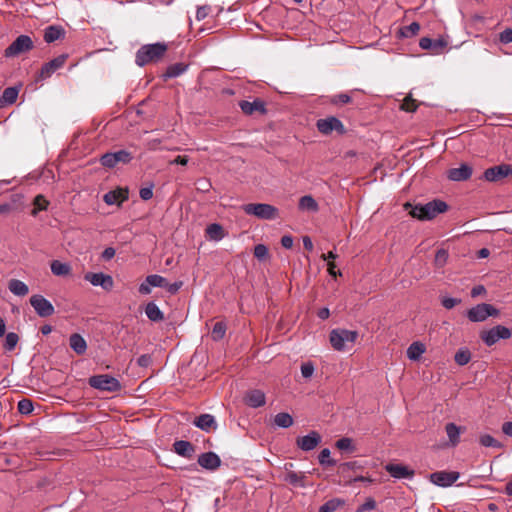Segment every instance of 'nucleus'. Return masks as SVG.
Masks as SVG:
<instances>
[{
	"label": "nucleus",
	"instance_id": "2f4dec72",
	"mask_svg": "<svg viewBox=\"0 0 512 512\" xmlns=\"http://www.w3.org/2000/svg\"><path fill=\"white\" fill-rule=\"evenodd\" d=\"M51 272L55 276H67L71 273V266L59 260H53L50 264Z\"/></svg>",
	"mask_w": 512,
	"mask_h": 512
},
{
	"label": "nucleus",
	"instance_id": "f3484780",
	"mask_svg": "<svg viewBox=\"0 0 512 512\" xmlns=\"http://www.w3.org/2000/svg\"><path fill=\"white\" fill-rule=\"evenodd\" d=\"M321 436L317 431H311L305 436L298 437L296 440L297 446L303 451H311L321 443Z\"/></svg>",
	"mask_w": 512,
	"mask_h": 512
},
{
	"label": "nucleus",
	"instance_id": "f257e3e1",
	"mask_svg": "<svg viewBox=\"0 0 512 512\" xmlns=\"http://www.w3.org/2000/svg\"><path fill=\"white\" fill-rule=\"evenodd\" d=\"M405 207H410V215L421 221H429L434 219L437 215L442 214L448 210V205L445 201L434 199L425 204H416L412 206L410 203L405 204Z\"/></svg>",
	"mask_w": 512,
	"mask_h": 512
},
{
	"label": "nucleus",
	"instance_id": "5fc2aeb1",
	"mask_svg": "<svg viewBox=\"0 0 512 512\" xmlns=\"http://www.w3.org/2000/svg\"><path fill=\"white\" fill-rule=\"evenodd\" d=\"M459 303H461V299L460 298H454V297H450V296H444L442 297L441 299V304L443 305L444 308L446 309H452L454 308L456 305H458Z\"/></svg>",
	"mask_w": 512,
	"mask_h": 512
},
{
	"label": "nucleus",
	"instance_id": "dca6fc26",
	"mask_svg": "<svg viewBox=\"0 0 512 512\" xmlns=\"http://www.w3.org/2000/svg\"><path fill=\"white\" fill-rule=\"evenodd\" d=\"M473 173V168L467 163H461L457 168H451L447 171V178L454 182L468 180Z\"/></svg>",
	"mask_w": 512,
	"mask_h": 512
},
{
	"label": "nucleus",
	"instance_id": "c85d7f7f",
	"mask_svg": "<svg viewBox=\"0 0 512 512\" xmlns=\"http://www.w3.org/2000/svg\"><path fill=\"white\" fill-rule=\"evenodd\" d=\"M9 291L15 296H26L29 292L28 286L21 280L11 279L8 283Z\"/></svg>",
	"mask_w": 512,
	"mask_h": 512
},
{
	"label": "nucleus",
	"instance_id": "79ce46f5",
	"mask_svg": "<svg viewBox=\"0 0 512 512\" xmlns=\"http://www.w3.org/2000/svg\"><path fill=\"white\" fill-rule=\"evenodd\" d=\"M363 468V465L359 461L345 462L339 465V472L344 477L347 476L349 471H356Z\"/></svg>",
	"mask_w": 512,
	"mask_h": 512
},
{
	"label": "nucleus",
	"instance_id": "412c9836",
	"mask_svg": "<svg viewBox=\"0 0 512 512\" xmlns=\"http://www.w3.org/2000/svg\"><path fill=\"white\" fill-rule=\"evenodd\" d=\"M193 424L197 428L207 433L217 428L215 417L207 413L201 414L200 416L196 417L193 421Z\"/></svg>",
	"mask_w": 512,
	"mask_h": 512
},
{
	"label": "nucleus",
	"instance_id": "a18cd8bd",
	"mask_svg": "<svg viewBox=\"0 0 512 512\" xmlns=\"http://www.w3.org/2000/svg\"><path fill=\"white\" fill-rule=\"evenodd\" d=\"M226 333V324L222 321L216 322L213 326L211 337L214 341L221 340Z\"/></svg>",
	"mask_w": 512,
	"mask_h": 512
},
{
	"label": "nucleus",
	"instance_id": "0e129e2a",
	"mask_svg": "<svg viewBox=\"0 0 512 512\" xmlns=\"http://www.w3.org/2000/svg\"><path fill=\"white\" fill-rule=\"evenodd\" d=\"M182 285H183V282H182V281H176V282H174V283H169V282L167 281V285H166V287H164V288H165L169 293H171V294H175V293H177V292L180 290V288L182 287Z\"/></svg>",
	"mask_w": 512,
	"mask_h": 512
},
{
	"label": "nucleus",
	"instance_id": "7c9ffc66",
	"mask_svg": "<svg viewBox=\"0 0 512 512\" xmlns=\"http://www.w3.org/2000/svg\"><path fill=\"white\" fill-rule=\"evenodd\" d=\"M18 93L19 89L17 87L6 88L0 97V108L15 103Z\"/></svg>",
	"mask_w": 512,
	"mask_h": 512
},
{
	"label": "nucleus",
	"instance_id": "c756f323",
	"mask_svg": "<svg viewBox=\"0 0 512 512\" xmlns=\"http://www.w3.org/2000/svg\"><path fill=\"white\" fill-rule=\"evenodd\" d=\"M145 314L152 322H160L164 319V314L155 302H149L145 307Z\"/></svg>",
	"mask_w": 512,
	"mask_h": 512
},
{
	"label": "nucleus",
	"instance_id": "6ab92c4d",
	"mask_svg": "<svg viewBox=\"0 0 512 512\" xmlns=\"http://www.w3.org/2000/svg\"><path fill=\"white\" fill-rule=\"evenodd\" d=\"M198 464L206 470L214 471L220 467L221 459L216 453L209 451L199 455Z\"/></svg>",
	"mask_w": 512,
	"mask_h": 512
},
{
	"label": "nucleus",
	"instance_id": "b1692460",
	"mask_svg": "<svg viewBox=\"0 0 512 512\" xmlns=\"http://www.w3.org/2000/svg\"><path fill=\"white\" fill-rule=\"evenodd\" d=\"M239 106L246 115H252L256 111L262 114L266 112L265 104L260 99H255L252 102L243 100L239 103Z\"/></svg>",
	"mask_w": 512,
	"mask_h": 512
},
{
	"label": "nucleus",
	"instance_id": "49530a36",
	"mask_svg": "<svg viewBox=\"0 0 512 512\" xmlns=\"http://www.w3.org/2000/svg\"><path fill=\"white\" fill-rule=\"evenodd\" d=\"M17 409L20 414L29 415L34 410V405L30 399L23 398L18 402Z\"/></svg>",
	"mask_w": 512,
	"mask_h": 512
},
{
	"label": "nucleus",
	"instance_id": "338daca9",
	"mask_svg": "<svg viewBox=\"0 0 512 512\" xmlns=\"http://www.w3.org/2000/svg\"><path fill=\"white\" fill-rule=\"evenodd\" d=\"M152 285L148 284L147 277L145 280L139 285L138 291L142 295H148L151 293Z\"/></svg>",
	"mask_w": 512,
	"mask_h": 512
},
{
	"label": "nucleus",
	"instance_id": "13d9d810",
	"mask_svg": "<svg viewBox=\"0 0 512 512\" xmlns=\"http://www.w3.org/2000/svg\"><path fill=\"white\" fill-rule=\"evenodd\" d=\"M314 370V365L311 362H306L301 365V374L304 378H310Z\"/></svg>",
	"mask_w": 512,
	"mask_h": 512
},
{
	"label": "nucleus",
	"instance_id": "9d476101",
	"mask_svg": "<svg viewBox=\"0 0 512 512\" xmlns=\"http://www.w3.org/2000/svg\"><path fill=\"white\" fill-rule=\"evenodd\" d=\"M30 304L40 317H49L55 312L52 303L40 294L32 295L30 297Z\"/></svg>",
	"mask_w": 512,
	"mask_h": 512
},
{
	"label": "nucleus",
	"instance_id": "864d4df0",
	"mask_svg": "<svg viewBox=\"0 0 512 512\" xmlns=\"http://www.w3.org/2000/svg\"><path fill=\"white\" fill-rule=\"evenodd\" d=\"M254 256L259 260H264L268 257V248L264 244H258L254 247Z\"/></svg>",
	"mask_w": 512,
	"mask_h": 512
},
{
	"label": "nucleus",
	"instance_id": "a211bd4d",
	"mask_svg": "<svg viewBox=\"0 0 512 512\" xmlns=\"http://www.w3.org/2000/svg\"><path fill=\"white\" fill-rule=\"evenodd\" d=\"M385 470L395 479H412L415 474L414 470L402 464L389 463L385 465Z\"/></svg>",
	"mask_w": 512,
	"mask_h": 512
},
{
	"label": "nucleus",
	"instance_id": "7ed1b4c3",
	"mask_svg": "<svg viewBox=\"0 0 512 512\" xmlns=\"http://www.w3.org/2000/svg\"><path fill=\"white\" fill-rule=\"evenodd\" d=\"M247 215H252L262 220H275L279 217L277 207L267 203H249L242 206Z\"/></svg>",
	"mask_w": 512,
	"mask_h": 512
},
{
	"label": "nucleus",
	"instance_id": "4468645a",
	"mask_svg": "<svg viewBox=\"0 0 512 512\" xmlns=\"http://www.w3.org/2000/svg\"><path fill=\"white\" fill-rule=\"evenodd\" d=\"M510 175H512V167L508 164H501L486 169L483 177L489 182H496Z\"/></svg>",
	"mask_w": 512,
	"mask_h": 512
},
{
	"label": "nucleus",
	"instance_id": "2eb2a0df",
	"mask_svg": "<svg viewBox=\"0 0 512 512\" xmlns=\"http://www.w3.org/2000/svg\"><path fill=\"white\" fill-rule=\"evenodd\" d=\"M86 281H89L91 285L95 287H101L105 291H110L113 288L114 281L110 275L104 274L102 272L98 273H87L84 276Z\"/></svg>",
	"mask_w": 512,
	"mask_h": 512
},
{
	"label": "nucleus",
	"instance_id": "69168bd1",
	"mask_svg": "<svg viewBox=\"0 0 512 512\" xmlns=\"http://www.w3.org/2000/svg\"><path fill=\"white\" fill-rule=\"evenodd\" d=\"M152 363V357L149 354H143L137 359L140 367L146 368Z\"/></svg>",
	"mask_w": 512,
	"mask_h": 512
},
{
	"label": "nucleus",
	"instance_id": "e2e57ef3",
	"mask_svg": "<svg viewBox=\"0 0 512 512\" xmlns=\"http://www.w3.org/2000/svg\"><path fill=\"white\" fill-rule=\"evenodd\" d=\"M351 101V97L346 94V93H341V94H338V95H335L333 98H332V103L333 104H347Z\"/></svg>",
	"mask_w": 512,
	"mask_h": 512
},
{
	"label": "nucleus",
	"instance_id": "a878e982",
	"mask_svg": "<svg viewBox=\"0 0 512 512\" xmlns=\"http://www.w3.org/2000/svg\"><path fill=\"white\" fill-rule=\"evenodd\" d=\"M463 428L457 426L455 423H447L445 426V431L449 439V445L451 447H456L460 442V435Z\"/></svg>",
	"mask_w": 512,
	"mask_h": 512
},
{
	"label": "nucleus",
	"instance_id": "680f3d73",
	"mask_svg": "<svg viewBox=\"0 0 512 512\" xmlns=\"http://www.w3.org/2000/svg\"><path fill=\"white\" fill-rule=\"evenodd\" d=\"M401 108L407 112H414L417 108V105L415 104V100L407 97L404 99Z\"/></svg>",
	"mask_w": 512,
	"mask_h": 512
},
{
	"label": "nucleus",
	"instance_id": "ea45409f",
	"mask_svg": "<svg viewBox=\"0 0 512 512\" xmlns=\"http://www.w3.org/2000/svg\"><path fill=\"white\" fill-rule=\"evenodd\" d=\"M420 30V25L417 22H412L407 26H404L400 29L399 33L403 38H411L418 34Z\"/></svg>",
	"mask_w": 512,
	"mask_h": 512
},
{
	"label": "nucleus",
	"instance_id": "774afa93",
	"mask_svg": "<svg viewBox=\"0 0 512 512\" xmlns=\"http://www.w3.org/2000/svg\"><path fill=\"white\" fill-rule=\"evenodd\" d=\"M293 243H294L293 237H292V236H290V235H284V236L281 238V245H282L284 248H286V249H290V248H292Z\"/></svg>",
	"mask_w": 512,
	"mask_h": 512
},
{
	"label": "nucleus",
	"instance_id": "aec40b11",
	"mask_svg": "<svg viewBox=\"0 0 512 512\" xmlns=\"http://www.w3.org/2000/svg\"><path fill=\"white\" fill-rule=\"evenodd\" d=\"M244 403L251 408L262 407L266 403V395L259 389L249 390L244 396Z\"/></svg>",
	"mask_w": 512,
	"mask_h": 512
},
{
	"label": "nucleus",
	"instance_id": "1a4fd4ad",
	"mask_svg": "<svg viewBox=\"0 0 512 512\" xmlns=\"http://www.w3.org/2000/svg\"><path fill=\"white\" fill-rule=\"evenodd\" d=\"M32 48V39L28 35H20L5 49V56L14 57Z\"/></svg>",
	"mask_w": 512,
	"mask_h": 512
},
{
	"label": "nucleus",
	"instance_id": "cd10ccee",
	"mask_svg": "<svg viewBox=\"0 0 512 512\" xmlns=\"http://www.w3.org/2000/svg\"><path fill=\"white\" fill-rule=\"evenodd\" d=\"M298 208L301 211L315 213L319 210V205L311 195H305L299 199Z\"/></svg>",
	"mask_w": 512,
	"mask_h": 512
},
{
	"label": "nucleus",
	"instance_id": "f03ea898",
	"mask_svg": "<svg viewBox=\"0 0 512 512\" xmlns=\"http://www.w3.org/2000/svg\"><path fill=\"white\" fill-rule=\"evenodd\" d=\"M167 50V45L164 43H153L141 46L135 56V63L143 67L146 64L160 60Z\"/></svg>",
	"mask_w": 512,
	"mask_h": 512
},
{
	"label": "nucleus",
	"instance_id": "f704fd0d",
	"mask_svg": "<svg viewBox=\"0 0 512 512\" xmlns=\"http://www.w3.org/2000/svg\"><path fill=\"white\" fill-rule=\"evenodd\" d=\"M425 345L421 342H413L407 349V357L410 360H418L425 352Z\"/></svg>",
	"mask_w": 512,
	"mask_h": 512
},
{
	"label": "nucleus",
	"instance_id": "9b49d317",
	"mask_svg": "<svg viewBox=\"0 0 512 512\" xmlns=\"http://www.w3.org/2000/svg\"><path fill=\"white\" fill-rule=\"evenodd\" d=\"M132 160V156L126 150H119L117 152H108L102 155L100 161L104 167L113 168L118 163H128Z\"/></svg>",
	"mask_w": 512,
	"mask_h": 512
},
{
	"label": "nucleus",
	"instance_id": "3c124183",
	"mask_svg": "<svg viewBox=\"0 0 512 512\" xmlns=\"http://www.w3.org/2000/svg\"><path fill=\"white\" fill-rule=\"evenodd\" d=\"M34 205L36 208L32 211V214L35 216L38 211L47 209L48 202L42 195H37L34 199Z\"/></svg>",
	"mask_w": 512,
	"mask_h": 512
},
{
	"label": "nucleus",
	"instance_id": "393cba45",
	"mask_svg": "<svg viewBox=\"0 0 512 512\" xmlns=\"http://www.w3.org/2000/svg\"><path fill=\"white\" fill-rule=\"evenodd\" d=\"M70 348L78 355H83L87 350V342L84 337L74 333L69 337Z\"/></svg>",
	"mask_w": 512,
	"mask_h": 512
},
{
	"label": "nucleus",
	"instance_id": "bf43d9fd",
	"mask_svg": "<svg viewBox=\"0 0 512 512\" xmlns=\"http://www.w3.org/2000/svg\"><path fill=\"white\" fill-rule=\"evenodd\" d=\"M499 40L503 44H508L512 42V29L506 28L499 34Z\"/></svg>",
	"mask_w": 512,
	"mask_h": 512
},
{
	"label": "nucleus",
	"instance_id": "8fccbe9b",
	"mask_svg": "<svg viewBox=\"0 0 512 512\" xmlns=\"http://www.w3.org/2000/svg\"><path fill=\"white\" fill-rule=\"evenodd\" d=\"M147 282L148 284H151L152 287L164 288L167 285L166 278L158 274L148 275Z\"/></svg>",
	"mask_w": 512,
	"mask_h": 512
},
{
	"label": "nucleus",
	"instance_id": "6e6552de",
	"mask_svg": "<svg viewBox=\"0 0 512 512\" xmlns=\"http://www.w3.org/2000/svg\"><path fill=\"white\" fill-rule=\"evenodd\" d=\"M316 127L318 131L324 135H329L333 131H336L340 135L346 132L343 123L335 116L318 119L316 122Z\"/></svg>",
	"mask_w": 512,
	"mask_h": 512
},
{
	"label": "nucleus",
	"instance_id": "5701e85b",
	"mask_svg": "<svg viewBox=\"0 0 512 512\" xmlns=\"http://www.w3.org/2000/svg\"><path fill=\"white\" fill-rule=\"evenodd\" d=\"M174 452L184 458L191 459L195 452V447L186 440H178L173 444Z\"/></svg>",
	"mask_w": 512,
	"mask_h": 512
},
{
	"label": "nucleus",
	"instance_id": "423d86ee",
	"mask_svg": "<svg viewBox=\"0 0 512 512\" xmlns=\"http://www.w3.org/2000/svg\"><path fill=\"white\" fill-rule=\"evenodd\" d=\"M89 385L94 389L107 392H117L121 389L119 380L108 374L91 376Z\"/></svg>",
	"mask_w": 512,
	"mask_h": 512
},
{
	"label": "nucleus",
	"instance_id": "c03bdc74",
	"mask_svg": "<svg viewBox=\"0 0 512 512\" xmlns=\"http://www.w3.org/2000/svg\"><path fill=\"white\" fill-rule=\"evenodd\" d=\"M479 443L483 447L502 448V444L490 434H483L479 437Z\"/></svg>",
	"mask_w": 512,
	"mask_h": 512
},
{
	"label": "nucleus",
	"instance_id": "4c0bfd02",
	"mask_svg": "<svg viewBox=\"0 0 512 512\" xmlns=\"http://www.w3.org/2000/svg\"><path fill=\"white\" fill-rule=\"evenodd\" d=\"M274 424L279 428H289L293 424V418L289 413L281 412L275 415Z\"/></svg>",
	"mask_w": 512,
	"mask_h": 512
},
{
	"label": "nucleus",
	"instance_id": "72a5a7b5",
	"mask_svg": "<svg viewBox=\"0 0 512 512\" xmlns=\"http://www.w3.org/2000/svg\"><path fill=\"white\" fill-rule=\"evenodd\" d=\"M305 479H306L305 474L296 473L294 471L287 472L284 477V480L287 483H289L293 486L302 487V488L306 486Z\"/></svg>",
	"mask_w": 512,
	"mask_h": 512
},
{
	"label": "nucleus",
	"instance_id": "ddd939ff",
	"mask_svg": "<svg viewBox=\"0 0 512 512\" xmlns=\"http://www.w3.org/2000/svg\"><path fill=\"white\" fill-rule=\"evenodd\" d=\"M67 58H68L67 54H61V55L55 57L54 59H52L51 61L45 63L41 67V70L38 74V79L46 80V79L50 78L56 70L63 67Z\"/></svg>",
	"mask_w": 512,
	"mask_h": 512
},
{
	"label": "nucleus",
	"instance_id": "20e7f679",
	"mask_svg": "<svg viewBox=\"0 0 512 512\" xmlns=\"http://www.w3.org/2000/svg\"><path fill=\"white\" fill-rule=\"evenodd\" d=\"M358 333L346 329H334L330 333V342L335 350L343 351L350 349L355 343Z\"/></svg>",
	"mask_w": 512,
	"mask_h": 512
},
{
	"label": "nucleus",
	"instance_id": "473e14b6",
	"mask_svg": "<svg viewBox=\"0 0 512 512\" xmlns=\"http://www.w3.org/2000/svg\"><path fill=\"white\" fill-rule=\"evenodd\" d=\"M206 235L210 240L220 241L224 238L223 227L218 223H212L206 228Z\"/></svg>",
	"mask_w": 512,
	"mask_h": 512
},
{
	"label": "nucleus",
	"instance_id": "f8f14e48",
	"mask_svg": "<svg viewBox=\"0 0 512 512\" xmlns=\"http://www.w3.org/2000/svg\"><path fill=\"white\" fill-rule=\"evenodd\" d=\"M460 477V473L456 471H437L431 473L430 481L439 487H449Z\"/></svg>",
	"mask_w": 512,
	"mask_h": 512
},
{
	"label": "nucleus",
	"instance_id": "39448f33",
	"mask_svg": "<svg viewBox=\"0 0 512 512\" xmlns=\"http://www.w3.org/2000/svg\"><path fill=\"white\" fill-rule=\"evenodd\" d=\"M499 314L500 311L488 303H479L466 311V317L474 323L484 322L489 317H498Z\"/></svg>",
	"mask_w": 512,
	"mask_h": 512
},
{
	"label": "nucleus",
	"instance_id": "4be33fe9",
	"mask_svg": "<svg viewBox=\"0 0 512 512\" xmlns=\"http://www.w3.org/2000/svg\"><path fill=\"white\" fill-rule=\"evenodd\" d=\"M128 196H129V191L127 188H124V189L119 188V189L107 192L104 195L103 200L107 205H114V204L119 205L122 202H124L125 200H127Z\"/></svg>",
	"mask_w": 512,
	"mask_h": 512
},
{
	"label": "nucleus",
	"instance_id": "603ef678",
	"mask_svg": "<svg viewBox=\"0 0 512 512\" xmlns=\"http://www.w3.org/2000/svg\"><path fill=\"white\" fill-rule=\"evenodd\" d=\"M448 252L447 250L445 249H439L437 252H436V255H435V264L439 267H442L446 264L447 260H448Z\"/></svg>",
	"mask_w": 512,
	"mask_h": 512
},
{
	"label": "nucleus",
	"instance_id": "09e8293b",
	"mask_svg": "<svg viewBox=\"0 0 512 512\" xmlns=\"http://www.w3.org/2000/svg\"><path fill=\"white\" fill-rule=\"evenodd\" d=\"M330 450L328 448H324L321 450L318 456L319 463L322 466H335L336 461L330 458Z\"/></svg>",
	"mask_w": 512,
	"mask_h": 512
},
{
	"label": "nucleus",
	"instance_id": "4d7b16f0",
	"mask_svg": "<svg viewBox=\"0 0 512 512\" xmlns=\"http://www.w3.org/2000/svg\"><path fill=\"white\" fill-rule=\"evenodd\" d=\"M376 508V501L368 497L365 502L357 509V512L372 511Z\"/></svg>",
	"mask_w": 512,
	"mask_h": 512
},
{
	"label": "nucleus",
	"instance_id": "6e6d98bb",
	"mask_svg": "<svg viewBox=\"0 0 512 512\" xmlns=\"http://www.w3.org/2000/svg\"><path fill=\"white\" fill-rule=\"evenodd\" d=\"M153 183H150L147 187H143L139 191V196L142 200L148 201L153 197Z\"/></svg>",
	"mask_w": 512,
	"mask_h": 512
},
{
	"label": "nucleus",
	"instance_id": "37998d69",
	"mask_svg": "<svg viewBox=\"0 0 512 512\" xmlns=\"http://www.w3.org/2000/svg\"><path fill=\"white\" fill-rule=\"evenodd\" d=\"M336 448L341 451H346L349 453H353L355 451V446L353 444V440L349 437H342L335 443Z\"/></svg>",
	"mask_w": 512,
	"mask_h": 512
},
{
	"label": "nucleus",
	"instance_id": "052dcab7",
	"mask_svg": "<svg viewBox=\"0 0 512 512\" xmlns=\"http://www.w3.org/2000/svg\"><path fill=\"white\" fill-rule=\"evenodd\" d=\"M210 7L208 5L198 6L196 11V20L201 21L205 19L209 13Z\"/></svg>",
	"mask_w": 512,
	"mask_h": 512
},
{
	"label": "nucleus",
	"instance_id": "a19ab883",
	"mask_svg": "<svg viewBox=\"0 0 512 512\" xmlns=\"http://www.w3.org/2000/svg\"><path fill=\"white\" fill-rule=\"evenodd\" d=\"M454 360L458 365L464 366L471 360V352L468 348H460L456 352Z\"/></svg>",
	"mask_w": 512,
	"mask_h": 512
},
{
	"label": "nucleus",
	"instance_id": "bb28decb",
	"mask_svg": "<svg viewBox=\"0 0 512 512\" xmlns=\"http://www.w3.org/2000/svg\"><path fill=\"white\" fill-rule=\"evenodd\" d=\"M65 31L61 26L51 25L44 31V40L47 43H52L64 37Z\"/></svg>",
	"mask_w": 512,
	"mask_h": 512
},
{
	"label": "nucleus",
	"instance_id": "c9c22d12",
	"mask_svg": "<svg viewBox=\"0 0 512 512\" xmlns=\"http://www.w3.org/2000/svg\"><path fill=\"white\" fill-rule=\"evenodd\" d=\"M445 43L442 40H433L429 37H423L419 41V46L423 50H433L438 51L442 47H444Z\"/></svg>",
	"mask_w": 512,
	"mask_h": 512
},
{
	"label": "nucleus",
	"instance_id": "e433bc0d",
	"mask_svg": "<svg viewBox=\"0 0 512 512\" xmlns=\"http://www.w3.org/2000/svg\"><path fill=\"white\" fill-rule=\"evenodd\" d=\"M188 69V65L184 63H175L168 66L166 72L164 73L165 78H176L182 75Z\"/></svg>",
	"mask_w": 512,
	"mask_h": 512
},
{
	"label": "nucleus",
	"instance_id": "58836bf2",
	"mask_svg": "<svg viewBox=\"0 0 512 512\" xmlns=\"http://www.w3.org/2000/svg\"><path fill=\"white\" fill-rule=\"evenodd\" d=\"M343 504L344 500H341L339 498H333L326 501L323 505H321L319 508V512H334Z\"/></svg>",
	"mask_w": 512,
	"mask_h": 512
},
{
	"label": "nucleus",
	"instance_id": "0eeeda50",
	"mask_svg": "<svg viewBox=\"0 0 512 512\" xmlns=\"http://www.w3.org/2000/svg\"><path fill=\"white\" fill-rule=\"evenodd\" d=\"M512 332L503 325H496L481 333V339L487 346L496 344L500 339H509Z\"/></svg>",
	"mask_w": 512,
	"mask_h": 512
},
{
	"label": "nucleus",
	"instance_id": "de8ad7c7",
	"mask_svg": "<svg viewBox=\"0 0 512 512\" xmlns=\"http://www.w3.org/2000/svg\"><path fill=\"white\" fill-rule=\"evenodd\" d=\"M19 341V336L15 332H9L5 336L4 349L6 351H12L15 349L17 343Z\"/></svg>",
	"mask_w": 512,
	"mask_h": 512
}]
</instances>
